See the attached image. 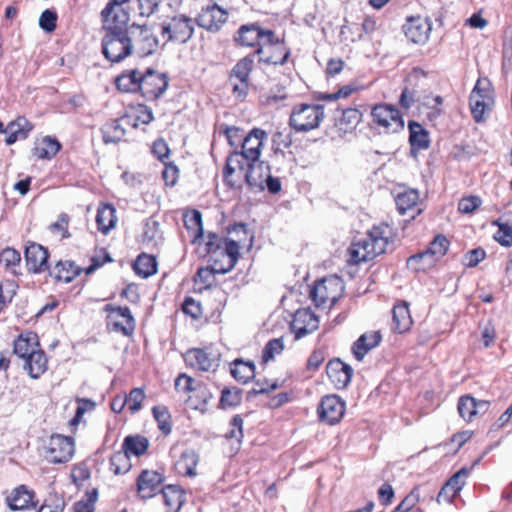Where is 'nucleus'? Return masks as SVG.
<instances>
[{
	"instance_id": "obj_9",
	"label": "nucleus",
	"mask_w": 512,
	"mask_h": 512,
	"mask_svg": "<svg viewBox=\"0 0 512 512\" xmlns=\"http://www.w3.org/2000/svg\"><path fill=\"white\" fill-rule=\"evenodd\" d=\"M132 55L147 57L152 55L159 48V40L153 30L146 25L133 23L129 26Z\"/></svg>"
},
{
	"instance_id": "obj_25",
	"label": "nucleus",
	"mask_w": 512,
	"mask_h": 512,
	"mask_svg": "<svg viewBox=\"0 0 512 512\" xmlns=\"http://www.w3.org/2000/svg\"><path fill=\"white\" fill-rule=\"evenodd\" d=\"M490 406V402L486 400H476L470 395L460 397L458 401L459 415L468 422L474 420L478 415L485 414Z\"/></svg>"
},
{
	"instance_id": "obj_13",
	"label": "nucleus",
	"mask_w": 512,
	"mask_h": 512,
	"mask_svg": "<svg viewBox=\"0 0 512 512\" xmlns=\"http://www.w3.org/2000/svg\"><path fill=\"white\" fill-rule=\"evenodd\" d=\"M74 454V441L71 437L52 435L46 447L45 457L51 463H65Z\"/></svg>"
},
{
	"instance_id": "obj_61",
	"label": "nucleus",
	"mask_w": 512,
	"mask_h": 512,
	"mask_svg": "<svg viewBox=\"0 0 512 512\" xmlns=\"http://www.w3.org/2000/svg\"><path fill=\"white\" fill-rule=\"evenodd\" d=\"M57 25V14L53 10H45L41 13L39 18V26L45 32H53L56 29Z\"/></svg>"
},
{
	"instance_id": "obj_62",
	"label": "nucleus",
	"mask_w": 512,
	"mask_h": 512,
	"mask_svg": "<svg viewBox=\"0 0 512 512\" xmlns=\"http://www.w3.org/2000/svg\"><path fill=\"white\" fill-rule=\"evenodd\" d=\"M420 500V493L417 488L413 489L392 512H408Z\"/></svg>"
},
{
	"instance_id": "obj_29",
	"label": "nucleus",
	"mask_w": 512,
	"mask_h": 512,
	"mask_svg": "<svg viewBox=\"0 0 512 512\" xmlns=\"http://www.w3.org/2000/svg\"><path fill=\"white\" fill-rule=\"evenodd\" d=\"M380 341L381 335L378 331L364 333L354 342L353 355L358 361H361L371 349L379 345Z\"/></svg>"
},
{
	"instance_id": "obj_59",
	"label": "nucleus",
	"mask_w": 512,
	"mask_h": 512,
	"mask_svg": "<svg viewBox=\"0 0 512 512\" xmlns=\"http://www.w3.org/2000/svg\"><path fill=\"white\" fill-rule=\"evenodd\" d=\"M96 500L97 490L87 493L84 499H81L74 504V512H94Z\"/></svg>"
},
{
	"instance_id": "obj_36",
	"label": "nucleus",
	"mask_w": 512,
	"mask_h": 512,
	"mask_svg": "<svg viewBox=\"0 0 512 512\" xmlns=\"http://www.w3.org/2000/svg\"><path fill=\"white\" fill-rule=\"evenodd\" d=\"M498 226V230L494 235V239L504 247L512 246V213L506 214L501 218L492 222Z\"/></svg>"
},
{
	"instance_id": "obj_53",
	"label": "nucleus",
	"mask_w": 512,
	"mask_h": 512,
	"mask_svg": "<svg viewBox=\"0 0 512 512\" xmlns=\"http://www.w3.org/2000/svg\"><path fill=\"white\" fill-rule=\"evenodd\" d=\"M284 349V343L282 338H274L268 341L262 352V359L265 363L274 359L276 355H279Z\"/></svg>"
},
{
	"instance_id": "obj_3",
	"label": "nucleus",
	"mask_w": 512,
	"mask_h": 512,
	"mask_svg": "<svg viewBox=\"0 0 512 512\" xmlns=\"http://www.w3.org/2000/svg\"><path fill=\"white\" fill-rule=\"evenodd\" d=\"M495 104L494 91L487 79H478L469 96V105L473 119L484 122L491 114Z\"/></svg>"
},
{
	"instance_id": "obj_41",
	"label": "nucleus",
	"mask_w": 512,
	"mask_h": 512,
	"mask_svg": "<svg viewBox=\"0 0 512 512\" xmlns=\"http://www.w3.org/2000/svg\"><path fill=\"white\" fill-rule=\"evenodd\" d=\"M149 447V440L140 435L127 436L125 437L122 443V449L127 452V454L134 456L143 455Z\"/></svg>"
},
{
	"instance_id": "obj_42",
	"label": "nucleus",
	"mask_w": 512,
	"mask_h": 512,
	"mask_svg": "<svg viewBox=\"0 0 512 512\" xmlns=\"http://www.w3.org/2000/svg\"><path fill=\"white\" fill-rule=\"evenodd\" d=\"M82 269L72 261H59L54 267V275L57 280L66 283L72 281L81 273Z\"/></svg>"
},
{
	"instance_id": "obj_15",
	"label": "nucleus",
	"mask_w": 512,
	"mask_h": 512,
	"mask_svg": "<svg viewBox=\"0 0 512 512\" xmlns=\"http://www.w3.org/2000/svg\"><path fill=\"white\" fill-rule=\"evenodd\" d=\"M168 85L169 82L165 73L147 69L141 77L140 92L146 99L155 100L167 90Z\"/></svg>"
},
{
	"instance_id": "obj_22",
	"label": "nucleus",
	"mask_w": 512,
	"mask_h": 512,
	"mask_svg": "<svg viewBox=\"0 0 512 512\" xmlns=\"http://www.w3.org/2000/svg\"><path fill=\"white\" fill-rule=\"evenodd\" d=\"M318 325L319 320L310 309H299L294 315L291 329L295 333V338L300 339L315 331Z\"/></svg>"
},
{
	"instance_id": "obj_2",
	"label": "nucleus",
	"mask_w": 512,
	"mask_h": 512,
	"mask_svg": "<svg viewBox=\"0 0 512 512\" xmlns=\"http://www.w3.org/2000/svg\"><path fill=\"white\" fill-rule=\"evenodd\" d=\"M324 118V106L300 103L295 105L290 113L289 126L296 132H309L318 128Z\"/></svg>"
},
{
	"instance_id": "obj_51",
	"label": "nucleus",
	"mask_w": 512,
	"mask_h": 512,
	"mask_svg": "<svg viewBox=\"0 0 512 512\" xmlns=\"http://www.w3.org/2000/svg\"><path fill=\"white\" fill-rule=\"evenodd\" d=\"M20 262L21 255L16 249L7 247L0 252V264L6 270L16 273L15 268L19 266Z\"/></svg>"
},
{
	"instance_id": "obj_23",
	"label": "nucleus",
	"mask_w": 512,
	"mask_h": 512,
	"mask_svg": "<svg viewBox=\"0 0 512 512\" xmlns=\"http://www.w3.org/2000/svg\"><path fill=\"white\" fill-rule=\"evenodd\" d=\"M162 474L156 471L144 470L137 479V491L141 498L149 499L161 490Z\"/></svg>"
},
{
	"instance_id": "obj_6",
	"label": "nucleus",
	"mask_w": 512,
	"mask_h": 512,
	"mask_svg": "<svg viewBox=\"0 0 512 512\" xmlns=\"http://www.w3.org/2000/svg\"><path fill=\"white\" fill-rule=\"evenodd\" d=\"M245 184L250 189L261 191L267 188L272 194L280 192L282 187L280 179L271 175L270 166L259 160L250 162L247 174L245 175Z\"/></svg>"
},
{
	"instance_id": "obj_46",
	"label": "nucleus",
	"mask_w": 512,
	"mask_h": 512,
	"mask_svg": "<svg viewBox=\"0 0 512 512\" xmlns=\"http://www.w3.org/2000/svg\"><path fill=\"white\" fill-rule=\"evenodd\" d=\"M253 65L254 54L240 59L231 70L230 81L244 80L249 82V75L253 69Z\"/></svg>"
},
{
	"instance_id": "obj_31",
	"label": "nucleus",
	"mask_w": 512,
	"mask_h": 512,
	"mask_svg": "<svg viewBox=\"0 0 512 512\" xmlns=\"http://www.w3.org/2000/svg\"><path fill=\"white\" fill-rule=\"evenodd\" d=\"M413 321L407 303L395 305L392 310V330L397 333L408 331Z\"/></svg>"
},
{
	"instance_id": "obj_11",
	"label": "nucleus",
	"mask_w": 512,
	"mask_h": 512,
	"mask_svg": "<svg viewBox=\"0 0 512 512\" xmlns=\"http://www.w3.org/2000/svg\"><path fill=\"white\" fill-rule=\"evenodd\" d=\"M250 160L238 155V150L232 151L226 158L223 169V181L231 188L241 189L245 183Z\"/></svg>"
},
{
	"instance_id": "obj_32",
	"label": "nucleus",
	"mask_w": 512,
	"mask_h": 512,
	"mask_svg": "<svg viewBox=\"0 0 512 512\" xmlns=\"http://www.w3.org/2000/svg\"><path fill=\"white\" fill-rule=\"evenodd\" d=\"M199 463V454L193 449L185 450L175 463V470L183 476L194 477Z\"/></svg>"
},
{
	"instance_id": "obj_18",
	"label": "nucleus",
	"mask_w": 512,
	"mask_h": 512,
	"mask_svg": "<svg viewBox=\"0 0 512 512\" xmlns=\"http://www.w3.org/2000/svg\"><path fill=\"white\" fill-rule=\"evenodd\" d=\"M267 138L264 130L259 128L252 129L247 135L244 136L241 142V150H238V155H242L250 161H257L261 155L263 141Z\"/></svg>"
},
{
	"instance_id": "obj_58",
	"label": "nucleus",
	"mask_w": 512,
	"mask_h": 512,
	"mask_svg": "<svg viewBox=\"0 0 512 512\" xmlns=\"http://www.w3.org/2000/svg\"><path fill=\"white\" fill-rule=\"evenodd\" d=\"M125 398L127 400L128 409L132 413H136L141 409L145 393L142 388H134L127 396H125Z\"/></svg>"
},
{
	"instance_id": "obj_1",
	"label": "nucleus",
	"mask_w": 512,
	"mask_h": 512,
	"mask_svg": "<svg viewBox=\"0 0 512 512\" xmlns=\"http://www.w3.org/2000/svg\"><path fill=\"white\" fill-rule=\"evenodd\" d=\"M392 236V230L387 224L373 226L367 236L358 240L349 248V261L354 264L373 260L386 252Z\"/></svg>"
},
{
	"instance_id": "obj_45",
	"label": "nucleus",
	"mask_w": 512,
	"mask_h": 512,
	"mask_svg": "<svg viewBox=\"0 0 512 512\" xmlns=\"http://www.w3.org/2000/svg\"><path fill=\"white\" fill-rule=\"evenodd\" d=\"M134 271L142 278H147L157 271V263L153 256L141 254L133 265Z\"/></svg>"
},
{
	"instance_id": "obj_50",
	"label": "nucleus",
	"mask_w": 512,
	"mask_h": 512,
	"mask_svg": "<svg viewBox=\"0 0 512 512\" xmlns=\"http://www.w3.org/2000/svg\"><path fill=\"white\" fill-rule=\"evenodd\" d=\"M60 143L49 136H46L35 147L36 156L40 159H50L60 150Z\"/></svg>"
},
{
	"instance_id": "obj_49",
	"label": "nucleus",
	"mask_w": 512,
	"mask_h": 512,
	"mask_svg": "<svg viewBox=\"0 0 512 512\" xmlns=\"http://www.w3.org/2000/svg\"><path fill=\"white\" fill-rule=\"evenodd\" d=\"M131 467L130 456L123 449L113 453L110 457V470L115 475L125 474Z\"/></svg>"
},
{
	"instance_id": "obj_14",
	"label": "nucleus",
	"mask_w": 512,
	"mask_h": 512,
	"mask_svg": "<svg viewBox=\"0 0 512 512\" xmlns=\"http://www.w3.org/2000/svg\"><path fill=\"white\" fill-rule=\"evenodd\" d=\"M101 19L104 32L127 31L130 26L129 13L120 5L107 4L101 12Z\"/></svg>"
},
{
	"instance_id": "obj_54",
	"label": "nucleus",
	"mask_w": 512,
	"mask_h": 512,
	"mask_svg": "<svg viewBox=\"0 0 512 512\" xmlns=\"http://www.w3.org/2000/svg\"><path fill=\"white\" fill-rule=\"evenodd\" d=\"M153 415L158 423L159 429L168 435L171 432L170 414L163 406H156L153 408Z\"/></svg>"
},
{
	"instance_id": "obj_35",
	"label": "nucleus",
	"mask_w": 512,
	"mask_h": 512,
	"mask_svg": "<svg viewBox=\"0 0 512 512\" xmlns=\"http://www.w3.org/2000/svg\"><path fill=\"white\" fill-rule=\"evenodd\" d=\"M37 335L32 332L21 334L14 341V353L21 359L30 356L39 348Z\"/></svg>"
},
{
	"instance_id": "obj_39",
	"label": "nucleus",
	"mask_w": 512,
	"mask_h": 512,
	"mask_svg": "<svg viewBox=\"0 0 512 512\" xmlns=\"http://www.w3.org/2000/svg\"><path fill=\"white\" fill-rule=\"evenodd\" d=\"M96 222L98 230L103 234H108L116 224L115 209L110 204H105L97 210Z\"/></svg>"
},
{
	"instance_id": "obj_16",
	"label": "nucleus",
	"mask_w": 512,
	"mask_h": 512,
	"mask_svg": "<svg viewBox=\"0 0 512 512\" xmlns=\"http://www.w3.org/2000/svg\"><path fill=\"white\" fill-rule=\"evenodd\" d=\"M320 421L329 425L340 422L345 413V402L337 395H326L317 408Z\"/></svg>"
},
{
	"instance_id": "obj_26",
	"label": "nucleus",
	"mask_w": 512,
	"mask_h": 512,
	"mask_svg": "<svg viewBox=\"0 0 512 512\" xmlns=\"http://www.w3.org/2000/svg\"><path fill=\"white\" fill-rule=\"evenodd\" d=\"M326 372L330 381L337 389L345 388L350 383L353 375L352 367L338 358L328 362Z\"/></svg>"
},
{
	"instance_id": "obj_33",
	"label": "nucleus",
	"mask_w": 512,
	"mask_h": 512,
	"mask_svg": "<svg viewBox=\"0 0 512 512\" xmlns=\"http://www.w3.org/2000/svg\"><path fill=\"white\" fill-rule=\"evenodd\" d=\"M167 512H178L185 501V494L179 486L168 485L161 490Z\"/></svg>"
},
{
	"instance_id": "obj_34",
	"label": "nucleus",
	"mask_w": 512,
	"mask_h": 512,
	"mask_svg": "<svg viewBox=\"0 0 512 512\" xmlns=\"http://www.w3.org/2000/svg\"><path fill=\"white\" fill-rule=\"evenodd\" d=\"M141 77L137 69L125 71L116 78V86L118 90L126 93H135L141 90Z\"/></svg>"
},
{
	"instance_id": "obj_64",
	"label": "nucleus",
	"mask_w": 512,
	"mask_h": 512,
	"mask_svg": "<svg viewBox=\"0 0 512 512\" xmlns=\"http://www.w3.org/2000/svg\"><path fill=\"white\" fill-rule=\"evenodd\" d=\"M486 256V252L482 248H475L470 251H468L463 258V263L467 267H475L477 266L482 260H484Z\"/></svg>"
},
{
	"instance_id": "obj_56",
	"label": "nucleus",
	"mask_w": 512,
	"mask_h": 512,
	"mask_svg": "<svg viewBox=\"0 0 512 512\" xmlns=\"http://www.w3.org/2000/svg\"><path fill=\"white\" fill-rule=\"evenodd\" d=\"M471 473V468L463 467L457 471L447 481V484L454 490L453 493L458 494L465 485V480Z\"/></svg>"
},
{
	"instance_id": "obj_4",
	"label": "nucleus",
	"mask_w": 512,
	"mask_h": 512,
	"mask_svg": "<svg viewBox=\"0 0 512 512\" xmlns=\"http://www.w3.org/2000/svg\"><path fill=\"white\" fill-rule=\"evenodd\" d=\"M162 38L177 44L187 43L194 34V20L185 14H177L164 19L160 25Z\"/></svg>"
},
{
	"instance_id": "obj_27",
	"label": "nucleus",
	"mask_w": 512,
	"mask_h": 512,
	"mask_svg": "<svg viewBox=\"0 0 512 512\" xmlns=\"http://www.w3.org/2000/svg\"><path fill=\"white\" fill-rule=\"evenodd\" d=\"M33 498L34 492L27 486L20 485L11 491L7 497V503L11 510H26L36 506Z\"/></svg>"
},
{
	"instance_id": "obj_48",
	"label": "nucleus",
	"mask_w": 512,
	"mask_h": 512,
	"mask_svg": "<svg viewBox=\"0 0 512 512\" xmlns=\"http://www.w3.org/2000/svg\"><path fill=\"white\" fill-rule=\"evenodd\" d=\"M103 141L108 143H117L125 136V129L118 120H112L103 125L102 129Z\"/></svg>"
},
{
	"instance_id": "obj_5",
	"label": "nucleus",
	"mask_w": 512,
	"mask_h": 512,
	"mask_svg": "<svg viewBox=\"0 0 512 512\" xmlns=\"http://www.w3.org/2000/svg\"><path fill=\"white\" fill-rule=\"evenodd\" d=\"M127 31L104 32L102 53L111 63H120L132 55L131 39Z\"/></svg>"
},
{
	"instance_id": "obj_7",
	"label": "nucleus",
	"mask_w": 512,
	"mask_h": 512,
	"mask_svg": "<svg viewBox=\"0 0 512 512\" xmlns=\"http://www.w3.org/2000/svg\"><path fill=\"white\" fill-rule=\"evenodd\" d=\"M371 117L373 125L380 133H396L404 128V119L393 105H374L371 109Z\"/></svg>"
},
{
	"instance_id": "obj_12",
	"label": "nucleus",
	"mask_w": 512,
	"mask_h": 512,
	"mask_svg": "<svg viewBox=\"0 0 512 512\" xmlns=\"http://www.w3.org/2000/svg\"><path fill=\"white\" fill-rule=\"evenodd\" d=\"M256 47L257 49L254 52V55H261L265 49L280 50L281 56L279 57L267 56L259 58L260 62H265L267 64L283 65L290 55V49L285 45L284 39L276 37L272 30L261 29V38H259V42Z\"/></svg>"
},
{
	"instance_id": "obj_47",
	"label": "nucleus",
	"mask_w": 512,
	"mask_h": 512,
	"mask_svg": "<svg viewBox=\"0 0 512 512\" xmlns=\"http://www.w3.org/2000/svg\"><path fill=\"white\" fill-rule=\"evenodd\" d=\"M410 137L409 141L412 147H417L418 149H426L429 146L428 134L423 129V127L415 122L410 121L408 124Z\"/></svg>"
},
{
	"instance_id": "obj_10",
	"label": "nucleus",
	"mask_w": 512,
	"mask_h": 512,
	"mask_svg": "<svg viewBox=\"0 0 512 512\" xmlns=\"http://www.w3.org/2000/svg\"><path fill=\"white\" fill-rule=\"evenodd\" d=\"M448 247V239L443 235H437L427 250L409 257L407 264L415 270H424L442 258L446 254Z\"/></svg>"
},
{
	"instance_id": "obj_43",
	"label": "nucleus",
	"mask_w": 512,
	"mask_h": 512,
	"mask_svg": "<svg viewBox=\"0 0 512 512\" xmlns=\"http://www.w3.org/2000/svg\"><path fill=\"white\" fill-rule=\"evenodd\" d=\"M261 38V27L256 24L243 25L238 31V42L242 46L256 47Z\"/></svg>"
},
{
	"instance_id": "obj_19",
	"label": "nucleus",
	"mask_w": 512,
	"mask_h": 512,
	"mask_svg": "<svg viewBox=\"0 0 512 512\" xmlns=\"http://www.w3.org/2000/svg\"><path fill=\"white\" fill-rule=\"evenodd\" d=\"M407 39L415 44H424L429 38L432 25L428 18L410 17L403 26Z\"/></svg>"
},
{
	"instance_id": "obj_20",
	"label": "nucleus",
	"mask_w": 512,
	"mask_h": 512,
	"mask_svg": "<svg viewBox=\"0 0 512 512\" xmlns=\"http://www.w3.org/2000/svg\"><path fill=\"white\" fill-rule=\"evenodd\" d=\"M227 20V12L217 4L207 5L202 8L196 21L207 31L216 32Z\"/></svg>"
},
{
	"instance_id": "obj_24",
	"label": "nucleus",
	"mask_w": 512,
	"mask_h": 512,
	"mask_svg": "<svg viewBox=\"0 0 512 512\" xmlns=\"http://www.w3.org/2000/svg\"><path fill=\"white\" fill-rule=\"evenodd\" d=\"M48 257L47 249L40 244L31 243L25 249L26 266L33 273H40L48 268Z\"/></svg>"
},
{
	"instance_id": "obj_44",
	"label": "nucleus",
	"mask_w": 512,
	"mask_h": 512,
	"mask_svg": "<svg viewBox=\"0 0 512 512\" xmlns=\"http://www.w3.org/2000/svg\"><path fill=\"white\" fill-rule=\"evenodd\" d=\"M232 376L242 383H247L255 376V365L253 362H246L241 359H236L231 368Z\"/></svg>"
},
{
	"instance_id": "obj_40",
	"label": "nucleus",
	"mask_w": 512,
	"mask_h": 512,
	"mask_svg": "<svg viewBox=\"0 0 512 512\" xmlns=\"http://www.w3.org/2000/svg\"><path fill=\"white\" fill-rule=\"evenodd\" d=\"M239 250L240 245L237 241L224 239L219 255L226 256L228 258V264L227 267H220L218 272L227 273L234 268L239 257Z\"/></svg>"
},
{
	"instance_id": "obj_21",
	"label": "nucleus",
	"mask_w": 512,
	"mask_h": 512,
	"mask_svg": "<svg viewBox=\"0 0 512 512\" xmlns=\"http://www.w3.org/2000/svg\"><path fill=\"white\" fill-rule=\"evenodd\" d=\"M188 366L198 371H214L218 366V357L204 349L194 348L188 350L184 355Z\"/></svg>"
},
{
	"instance_id": "obj_57",
	"label": "nucleus",
	"mask_w": 512,
	"mask_h": 512,
	"mask_svg": "<svg viewBox=\"0 0 512 512\" xmlns=\"http://www.w3.org/2000/svg\"><path fill=\"white\" fill-rule=\"evenodd\" d=\"M218 269H220V267H217L216 264L211 268H199L195 276V282L203 284L206 288L210 287L215 280V273H219Z\"/></svg>"
},
{
	"instance_id": "obj_55",
	"label": "nucleus",
	"mask_w": 512,
	"mask_h": 512,
	"mask_svg": "<svg viewBox=\"0 0 512 512\" xmlns=\"http://www.w3.org/2000/svg\"><path fill=\"white\" fill-rule=\"evenodd\" d=\"M223 241L224 239L220 238L215 233H209L204 239L205 253L211 255V258L214 260V262H217L215 256L219 254Z\"/></svg>"
},
{
	"instance_id": "obj_17",
	"label": "nucleus",
	"mask_w": 512,
	"mask_h": 512,
	"mask_svg": "<svg viewBox=\"0 0 512 512\" xmlns=\"http://www.w3.org/2000/svg\"><path fill=\"white\" fill-rule=\"evenodd\" d=\"M108 314V325L115 332H120L125 336L132 334L134 330V319L128 307H114L110 304L105 306Z\"/></svg>"
},
{
	"instance_id": "obj_30",
	"label": "nucleus",
	"mask_w": 512,
	"mask_h": 512,
	"mask_svg": "<svg viewBox=\"0 0 512 512\" xmlns=\"http://www.w3.org/2000/svg\"><path fill=\"white\" fill-rule=\"evenodd\" d=\"M24 369L31 378L38 379L47 370L48 360L44 351L38 349L23 359Z\"/></svg>"
},
{
	"instance_id": "obj_38",
	"label": "nucleus",
	"mask_w": 512,
	"mask_h": 512,
	"mask_svg": "<svg viewBox=\"0 0 512 512\" xmlns=\"http://www.w3.org/2000/svg\"><path fill=\"white\" fill-rule=\"evenodd\" d=\"M362 114L356 108H347L341 111L336 118V126L344 133L352 132L361 122Z\"/></svg>"
},
{
	"instance_id": "obj_8",
	"label": "nucleus",
	"mask_w": 512,
	"mask_h": 512,
	"mask_svg": "<svg viewBox=\"0 0 512 512\" xmlns=\"http://www.w3.org/2000/svg\"><path fill=\"white\" fill-rule=\"evenodd\" d=\"M343 283L337 276L318 280L310 291V297L317 307H331L341 296Z\"/></svg>"
},
{
	"instance_id": "obj_52",
	"label": "nucleus",
	"mask_w": 512,
	"mask_h": 512,
	"mask_svg": "<svg viewBox=\"0 0 512 512\" xmlns=\"http://www.w3.org/2000/svg\"><path fill=\"white\" fill-rule=\"evenodd\" d=\"M184 223L188 230L194 231L193 242L203 238L202 215L199 211L193 210L190 215H186Z\"/></svg>"
},
{
	"instance_id": "obj_28",
	"label": "nucleus",
	"mask_w": 512,
	"mask_h": 512,
	"mask_svg": "<svg viewBox=\"0 0 512 512\" xmlns=\"http://www.w3.org/2000/svg\"><path fill=\"white\" fill-rule=\"evenodd\" d=\"M396 205L400 214L404 215L407 212H412L411 218L414 219L416 215L421 213L418 207L419 193L415 189H408L396 196Z\"/></svg>"
},
{
	"instance_id": "obj_60",
	"label": "nucleus",
	"mask_w": 512,
	"mask_h": 512,
	"mask_svg": "<svg viewBox=\"0 0 512 512\" xmlns=\"http://www.w3.org/2000/svg\"><path fill=\"white\" fill-rule=\"evenodd\" d=\"M241 401L240 390L233 388H224L221 393L220 404L223 407L236 406Z\"/></svg>"
},
{
	"instance_id": "obj_37",
	"label": "nucleus",
	"mask_w": 512,
	"mask_h": 512,
	"mask_svg": "<svg viewBox=\"0 0 512 512\" xmlns=\"http://www.w3.org/2000/svg\"><path fill=\"white\" fill-rule=\"evenodd\" d=\"M175 389L185 394L196 393L197 396L203 397L204 401L210 396L205 386L200 383H195L192 377L184 373L176 378Z\"/></svg>"
},
{
	"instance_id": "obj_63",
	"label": "nucleus",
	"mask_w": 512,
	"mask_h": 512,
	"mask_svg": "<svg viewBox=\"0 0 512 512\" xmlns=\"http://www.w3.org/2000/svg\"><path fill=\"white\" fill-rule=\"evenodd\" d=\"M482 203V200L478 196H468L462 198L458 203V210L463 214H470L474 212Z\"/></svg>"
}]
</instances>
